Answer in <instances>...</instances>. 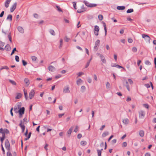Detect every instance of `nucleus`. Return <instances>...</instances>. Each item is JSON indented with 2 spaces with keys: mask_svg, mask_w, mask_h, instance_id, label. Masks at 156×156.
<instances>
[{
  "mask_svg": "<svg viewBox=\"0 0 156 156\" xmlns=\"http://www.w3.org/2000/svg\"><path fill=\"white\" fill-rule=\"evenodd\" d=\"M5 147L6 150L8 151H9L10 150V144L9 141L7 139H6L5 141Z\"/></svg>",
  "mask_w": 156,
  "mask_h": 156,
  "instance_id": "f257e3e1",
  "label": "nucleus"
},
{
  "mask_svg": "<svg viewBox=\"0 0 156 156\" xmlns=\"http://www.w3.org/2000/svg\"><path fill=\"white\" fill-rule=\"evenodd\" d=\"M99 30V27L97 25L95 26L94 29V32L96 36H98V32Z\"/></svg>",
  "mask_w": 156,
  "mask_h": 156,
  "instance_id": "f03ea898",
  "label": "nucleus"
},
{
  "mask_svg": "<svg viewBox=\"0 0 156 156\" xmlns=\"http://www.w3.org/2000/svg\"><path fill=\"white\" fill-rule=\"evenodd\" d=\"M35 94L34 90H32L29 93V97L30 99H32L34 97Z\"/></svg>",
  "mask_w": 156,
  "mask_h": 156,
  "instance_id": "7ed1b4c3",
  "label": "nucleus"
},
{
  "mask_svg": "<svg viewBox=\"0 0 156 156\" xmlns=\"http://www.w3.org/2000/svg\"><path fill=\"white\" fill-rule=\"evenodd\" d=\"M142 37L143 38H144V39L147 41H150L151 38L148 35L145 34H142Z\"/></svg>",
  "mask_w": 156,
  "mask_h": 156,
  "instance_id": "20e7f679",
  "label": "nucleus"
},
{
  "mask_svg": "<svg viewBox=\"0 0 156 156\" xmlns=\"http://www.w3.org/2000/svg\"><path fill=\"white\" fill-rule=\"evenodd\" d=\"M100 44V41L99 40H97L95 42V44L94 47V48L97 51L98 49V47L99 46Z\"/></svg>",
  "mask_w": 156,
  "mask_h": 156,
  "instance_id": "39448f33",
  "label": "nucleus"
},
{
  "mask_svg": "<svg viewBox=\"0 0 156 156\" xmlns=\"http://www.w3.org/2000/svg\"><path fill=\"white\" fill-rule=\"evenodd\" d=\"M139 117L141 119H144V117L145 113L142 110L140 111L139 112Z\"/></svg>",
  "mask_w": 156,
  "mask_h": 156,
  "instance_id": "423d86ee",
  "label": "nucleus"
},
{
  "mask_svg": "<svg viewBox=\"0 0 156 156\" xmlns=\"http://www.w3.org/2000/svg\"><path fill=\"white\" fill-rule=\"evenodd\" d=\"M20 122L19 125L22 129V133H23L25 130V127L24 125L22 124V120H20Z\"/></svg>",
  "mask_w": 156,
  "mask_h": 156,
  "instance_id": "0eeeda50",
  "label": "nucleus"
},
{
  "mask_svg": "<svg viewBox=\"0 0 156 156\" xmlns=\"http://www.w3.org/2000/svg\"><path fill=\"white\" fill-rule=\"evenodd\" d=\"M17 3L15 2L14 4L12 5L11 7L10 8V11L11 12H13L15 10L16 7Z\"/></svg>",
  "mask_w": 156,
  "mask_h": 156,
  "instance_id": "6e6552de",
  "label": "nucleus"
},
{
  "mask_svg": "<svg viewBox=\"0 0 156 156\" xmlns=\"http://www.w3.org/2000/svg\"><path fill=\"white\" fill-rule=\"evenodd\" d=\"M73 129V127H71L67 131L66 134L69 137L70 136V134Z\"/></svg>",
  "mask_w": 156,
  "mask_h": 156,
  "instance_id": "1a4fd4ad",
  "label": "nucleus"
},
{
  "mask_svg": "<svg viewBox=\"0 0 156 156\" xmlns=\"http://www.w3.org/2000/svg\"><path fill=\"white\" fill-rule=\"evenodd\" d=\"M19 109L18 111L19 113L24 114L25 112V108L23 107L22 108H19Z\"/></svg>",
  "mask_w": 156,
  "mask_h": 156,
  "instance_id": "9d476101",
  "label": "nucleus"
},
{
  "mask_svg": "<svg viewBox=\"0 0 156 156\" xmlns=\"http://www.w3.org/2000/svg\"><path fill=\"white\" fill-rule=\"evenodd\" d=\"M11 0H6L5 3V7L7 8L9 7V4H10Z\"/></svg>",
  "mask_w": 156,
  "mask_h": 156,
  "instance_id": "9b49d317",
  "label": "nucleus"
},
{
  "mask_svg": "<svg viewBox=\"0 0 156 156\" xmlns=\"http://www.w3.org/2000/svg\"><path fill=\"white\" fill-rule=\"evenodd\" d=\"M48 69L50 71L53 72L55 70V69L53 66L51 65L49 66L48 67Z\"/></svg>",
  "mask_w": 156,
  "mask_h": 156,
  "instance_id": "f8f14e48",
  "label": "nucleus"
},
{
  "mask_svg": "<svg viewBox=\"0 0 156 156\" xmlns=\"http://www.w3.org/2000/svg\"><path fill=\"white\" fill-rule=\"evenodd\" d=\"M18 31L21 33L23 34L24 33V30L21 27L19 26L17 28Z\"/></svg>",
  "mask_w": 156,
  "mask_h": 156,
  "instance_id": "ddd939ff",
  "label": "nucleus"
},
{
  "mask_svg": "<svg viewBox=\"0 0 156 156\" xmlns=\"http://www.w3.org/2000/svg\"><path fill=\"white\" fill-rule=\"evenodd\" d=\"M102 23L103 26L104 27V30L105 31V36H106L107 35V32L106 24L104 21H102Z\"/></svg>",
  "mask_w": 156,
  "mask_h": 156,
  "instance_id": "4468645a",
  "label": "nucleus"
},
{
  "mask_svg": "<svg viewBox=\"0 0 156 156\" xmlns=\"http://www.w3.org/2000/svg\"><path fill=\"white\" fill-rule=\"evenodd\" d=\"M102 23L103 26L104 27V30L105 31V36H106L107 35V32L106 24L104 21H102Z\"/></svg>",
  "mask_w": 156,
  "mask_h": 156,
  "instance_id": "2eb2a0df",
  "label": "nucleus"
},
{
  "mask_svg": "<svg viewBox=\"0 0 156 156\" xmlns=\"http://www.w3.org/2000/svg\"><path fill=\"white\" fill-rule=\"evenodd\" d=\"M63 92L65 93H69L70 90H69V87H65L63 90Z\"/></svg>",
  "mask_w": 156,
  "mask_h": 156,
  "instance_id": "dca6fc26",
  "label": "nucleus"
},
{
  "mask_svg": "<svg viewBox=\"0 0 156 156\" xmlns=\"http://www.w3.org/2000/svg\"><path fill=\"white\" fill-rule=\"evenodd\" d=\"M4 49L7 51H9L11 50V48L9 44H7L5 46Z\"/></svg>",
  "mask_w": 156,
  "mask_h": 156,
  "instance_id": "f3484780",
  "label": "nucleus"
},
{
  "mask_svg": "<svg viewBox=\"0 0 156 156\" xmlns=\"http://www.w3.org/2000/svg\"><path fill=\"white\" fill-rule=\"evenodd\" d=\"M125 82L126 83V87L127 89V90L129 91H130V90H129V85L128 84V82L126 80H124L123 81V83L124 82Z\"/></svg>",
  "mask_w": 156,
  "mask_h": 156,
  "instance_id": "a211bd4d",
  "label": "nucleus"
},
{
  "mask_svg": "<svg viewBox=\"0 0 156 156\" xmlns=\"http://www.w3.org/2000/svg\"><path fill=\"white\" fill-rule=\"evenodd\" d=\"M102 62L104 63H106V60L105 59L104 56L102 55H101V57H100Z\"/></svg>",
  "mask_w": 156,
  "mask_h": 156,
  "instance_id": "6ab92c4d",
  "label": "nucleus"
},
{
  "mask_svg": "<svg viewBox=\"0 0 156 156\" xmlns=\"http://www.w3.org/2000/svg\"><path fill=\"white\" fill-rule=\"evenodd\" d=\"M20 105H18V108L16 106H14V111L16 113H18V109L20 108Z\"/></svg>",
  "mask_w": 156,
  "mask_h": 156,
  "instance_id": "aec40b11",
  "label": "nucleus"
},
{
  "mask_svg": "<svg viewBox=\"0 0 156 156\" xmlns=\"http://www.w3.org/2000/svg\"><path fill=\"white\" fill-rule=\"evenodd\" d=\"M125 8V7L124 6H118L117 7V9L118 10H123Z\"/></svg>",
  "mask_w": 156,
  "mask_h": 156,
  "instance_id": "412c9836",
  "label": "nucleus"
},
{
  "mask_svg": "<svg viewBox=\"0 0 156 156\" xmlns=\"http://www.w3.org/2000/svg\"><path fill=\"white\" fill-rule=\"evenodd\" d=\"M0 133H2V135H5V128L3 129L2 128H1L0 129Z\"/></svg>",
  "mask_w": 156,
  "mask_h": 156,
  "instance_id": "4be33fe9",
  "label": "nucleus"
},
{
  "mask_svg": "<svg viewBox=\"0 0 156 156\" xmlns=\"http://www.w3.org/2000/svg\"><path fill=\"white\" fill-rule=\"evenodd\" d=\"M12 16L11 14H9L6 18V20H9L10 21H11L12 20Z\"/></svg>",
  "mask_w": 156,
  "mask_h": 156,
  "instance_id": "5701e85b",
  "label": "nucleus"
},
{
  "mask_svg": "<svg viewBox=\"0 0 156 156\" xmlns=\"http://www.w3.org/2000/svg\"><path fill=\"white\" fill-rule=\"evenodd\" d=\"M108 132L107 131H105L102 134V136L103 137H105L108 135Z\"/></svg>",
  "mask_w": 156,
  "mask_h": 156,
  "instance_id": "b1692460",
  "label": "nucleus"
},
{
  "mask_svg": "<svg viewBox=\"0 0 156 156\" xmlns=\"http://www.w3.org/2000/svg\"><path fill=\"white\" fill-rule=\"evenodd\" d=\"M139 135L141 137H143L144 136V131L143 130H142L140 131Z\"/></svg>",
  "mask_w": 156,
  "mask_h": 156,
  "instance_id": "393cba45",
  "label": "nucleus"
},
{
  "mask_svg": "<svg viewBox=\"0 0 156 156\" xmlns=\"http://www.w3.org/2000/svg\"><path fill=\"white\" fill-rule=\"evenodd\" d=\"M24 81L26 84L27 85V86H28L30 84V82H29V80L28 78H25Z\"/></svg>",
  "mask_w": 156,
  "mask_h": 156,
  "instance_id": "a878e982",
  "label": "nucleus"
},
{
  "mask_svg": "<svg viewBox=\"0 0 156 156\" xmlns=\"http://www.w3.org/2000/svg\"><path fill=\"white\" fill-rule=\"evenodd\" d=\"M83 82V81L81 79H79L76 81V83L78 85H79L80 83Z\"/></svg>",
  "mask_w": 156,
  "mask_h": 156,
  "instance_id": "bb28decb",
  "label": "nucleus"
},
{
  "mask_svg": "<svg viewBox=\"0 0 156 156\" xmlns=\"http://www.w3.org/2000/svg\"><path fill=\"white\" fill-rule=\"evenodd\" d=\"M122 122L125 124H128L129 123V119L127 118L124 119L123 120Z\"/></svg>",
  "mask_w": 156,
  "mask_h": 156,
  "instance_id": "cd10ccee",
  "label": "nucleus"
},
{
  "mask_svg": "<svg viewBox=\"0 0 156 156\" xmlns=\"http://www.w3.org/2000/svg\"><path fill=\"white\" fill-rule=\"evenodd\" d=\"M22 94L20 93H18L17 94V95L16 97V99H19L20 98L22 97Z\"/></svg>",
  "mask_w": 156,
  "mask_h": 156,
  "instance_id": "c85d7f7f",
  "label": "nucleus"
},
{
  "mask_svg": "<svg viewBox=\"0 0 156 156\" xmlns=\"http://www.w3.org/2000/svg\"><path fill=\"white\" fill-rule=\"evenodd\" d=\"M83 3L85 4L86 5L90 7V3L89 2H87L86 1L84 0L83 1Z\"/></svg>",
  "mask_w": 156,
  "mask_h": 156,
  "instance_id": "c756f323",
  "label": "nucleus"
},
{
  "mask_svg": "<svg viewBox=\"0 0 156 156\" xmlns=\"http://www.w3.org/2000/svg\"><path fill=\"white\" fill-rule=\"evenodd\" d=\"M49 32L52 35L54 36L55 35V33L53 30L50 29Z\"/></svg>",
  "mask_w": 156,
  "mask_h": 156,
  "instance_id": "7c9ffc66",
  "label": "nucleus"
},
{
  "mask_svg": "<svg viewBox=\"0 0 156 156\" xmlns=\"http://www.w3.org/2000/svg\"><path fill=\"white\" fill-rule=\"evenodd\" d=\"M87 144V142L86 141H82L80 142V144L82 146H85Z\"/></svg>",
  "mask_w": 156,
  "mask_h": 156,
  "instance_id": "2f4dec72",
  "label": "nucleus"
},
{
  "mask_svg": "<svg viewBox=\"0 0 156 156\" xmlns=\"http://www.w3.org/2000/svg\"><path fill=\"white\" fill-rule=\"evenodd\" d=\"M8 38L10 42L12 43V37H11V33H9V35L8 36Z\"/></svg>",
  "mask_w": 156,
  "mask_h": 156,
  "instance_id": "473e14b6",
  "label": "nucleus"
},
{
  "mask_svg": "<svg viewBox=\"0 0 156 156\" xmlns=\"http://www.w3.org/2000/svg\"><path fill=\"white\" fill-rule=\"evenodd\" d=\"M9 69V68L7 66H2L0 69V71H1V70L3 69Z\"/></svg>",
  "mask_w": 156,
  "mask_h": 156,
  "instance_id": "72a5a7b5",
  "label": "nucleus"
},
{
  "mask_svg": "<svg viewBox=\"0 0 156 156\" xmlns=\"http://www.w3.org/2000/svg\"><path fill=\"white\" fill-rule=\"evenodd\" d=\"M0 138L1 140H2L1 144H2L3 141L5 138V135H2V137Z\"/></svg>",
  "mask_w": 156,
  "mask_h": 156,
  "instance_id": "f704fd0d",
  "label": "nucleus"
},
{
  "mask_svg": "<svg viewBox=\"0 0 156 156\" xmlns=\"http://www.w3.org/2000/svg\"><path fill=\"white\" fill-rule=\"evenodd\" d=\"M103 16L101 14H99L98 16V18L99 20L100 21H101L103 19Z\"/></svg>",
  "mask_w": 156,
  "mask_h": 156,
  "instance_id": "c9c22d12",
  "label": "nucleus"
},
{
  "mask_svg": "<svg viewBox=\"0 0 156 156\" xmlns=\"http://www.w3.org/2000/svg\"><path fill=\"white\" fill-rule=\"evenodd\" d=\"M133 12V9H128L126 11V12L127 13H130Z\"/></svg>",
  "mask_w": 156,
  "mask_h": 156,
  "instance_id": "e433bc0d",
  "label": "nucleus"
},
{
  "mask_svg": "<svg viewBox=\"0 0 156 156\" xmlns=\"http://www.w3.org/2000/svg\"><path fill=\"white\" fill-rule=\"evenodd\" d=\"M31 58L33 61H35L37 59V58L34 56H31Z\"/></svg>",
  "mask_w": 156,
  "mask_h": 156,
  "instance_id": "4c0bfd02",
  "label": "nucleus"
},
{
  "mask_svg": "<svg viewBox=\"0 0 156 156\" xmlns=\"http://www.w3.org/2000/svg\"><path fill=\"white\" fill-rule=\"evenodd\" d=\"M22 62L23 66H25L27 64V62L24 60H22Z\"/></svg>",
  "mask_w": 156,
  "mask_h": 156,
  "instance_id": "58836bf2",
  "label": "nucleus"
},
{
  "mask_svg": "<svg viewBox=\"0 0 156 156\" xmlns=\"http://www.w3.org/2000/svg\"><path fill=\"white\" fill-rule=\"evenodd\" d=\"M15 51H17L16 50V48H15L13 49L12 50V52L11 54L10 55H12L13 54H14V52Z\"/></svg>",
  "mask_w": 156,
  "mask_h": 156,
  "instance_id": "ea45409f",
  "label": "nucleus"
},
{
  "mask_svg": "<svg viewBox=\"0 0 156 156\" xmlns=\"http://www.w3.org/2000/svg\"><path fill=\"white\" fill-rule=\"evenodd\" d=\"M97 6V4H90V7H96Z\"/></svg>",
  "mask_w": 156,
  "mask_h": 156,
  "instance_id": "a19ab883",
  "label": "nucleus"
},
{
  "mask_svg": "<svg viewBox=\"0 0 156 156\" xmlns=\"http://www.w3.org/2000/svg\"><path fill=\"white\" fill-rule=\"evenodd\" d=\"M9 81L10 82V83H11L13 85H15L16 84V83L13 80H9Z\"/></svg>",
  "mask_w": 156,
  "mask_h": 156,
  "instance_id": "79ce46f5",
  "label": "nucleus"
},
{
  "mask_svg": "<svg viewBox=\"0 0 156 156\" xmlns=\"http://www.w3.org/2000/svg\"><path fill=\"white\" fill-rule=\"evenodd\" d=\"M97 151L98 154V156H101V151H99V149H97Z\"/></svg>",
  "mask_w": 156,
  "mask_h": 156,
  "instance_id": "37998d69",
  "label": "nucleus"
},
{
  "mask_svg": "<svg viewBox=\"0 0 156 156\" xmlns=\"http://www.w3.org/2000/svg\"><path fill=\"white\" fill-rule=\"evenodd\" d=\"M145 63L147 65H151V62L148 60H146L145 62Z\"/></svg>",
  "mask_w": 156,
  "mask_h": 156,
  "instance_id": "c03bdc74",
  "label": "nucleus"
},
{
  "mask_svg": "<svg viewBox=\"0 0 156 156\" xmlns=\"http://www.w3.org/2000/svg\"><path fill=\"white\" fill-rule=\"evenodd\" d=\"M1 146L2 150V151L3 153L4 154H5V151L3 147L2 144H1Z\"/></svg>",
  "mask_w": 156,
  "mask_h": 156,
  "instance_id": "a18cd8bd",
  "label": "nucleus"
},
{
  "mask_svg": "<svg viewBox=\"0 0 156 156\" xmlns=\"http://www.w3.org/2000/svg\"><path fill=\"white\" fill-rule=\"evenodd\" d=\"M84 10H82L81 9H78L77 10V12L78 13H81L83 12H84Z\"/></svg>",
  "mask_w": 156,
  "mask_h": 156,
  "instance_id": "49530a36",
  "label": "nucleus"
},
{
  "mask_svg": "<svg viewBox=\"0 0 156 156\" xmlns=\"http://www.w3.org/2000/svg\"><path fill=\"white\" fill-rule=\"evenodd\" d=\"M73 6L74 7V9H76L77 8H76V2H73Z\"/></svg>",
  "mask_w": 156,
  "mask_h": 156,
  "instance_id": "de8ad7c7",
  "label": "nucleus"
},
{
  "mask_svg": "<svg viewBox=\"0 0 156 156\" xmlns=\"http://www.w3.org/2000/svg\"><path fill=\"white\" fill-rule=\"evenodd\" d=\"M56 7L58 9V10L59 12H62V9L60 8V7L56 5Z\"/></svg>",
  "mask_w": 156,
  "mask_h": 156,
  "instance_id": "09e8293b",
  "label": "nucleus"
},
{
  "mask_svg": "<svg viewBox=\"0 0 156 156\" xmlns=\"http://www.w3.org/2000/svg\"><path fill=\"white\" fill-rule=\"evenodd\" d=\"M15 60L17 62L19 61V57L18 55L15 56Z\"/></svg>",
  "mask_w": 156,
  "mask_h": 156,
  "instance_id": "8fccbe9b",
  "label": "nucleus"
},
{
  "mask_svg": "<svg viewBox=\"0 0 156 156\" xmlns=\"http://www.w3.org/2000/svg\"><path fill=\"white\" fill-rule=\"evenodd\" d=\"M143 106L145 108L147 109H148L149 108V105L148 104H144L143 105Z\"/></svg>",
  "mask_w": 156,
  "mask_h": 156,
  "instance_id": "3c124183",
  "label": "nucleus"
},
{
  "mask_svg": "<svg viewBox=\"0 0 156 156\" xmlns=\"http://www.w3.org/2000/svg\"><path fill=\"white\" fill-rule=\"evenodd\" d=\"M7 156H12V155L9 151H8L7 153Z\"/></svg>",
  "mask_w": 156,
  "mask_h": 156,
  "instance_id": "603ef678",
  "label": "nucleus"
},
{
  "mask_svg": "<svg viewBox=\"0 0 156 156\" xmlns=\"http://www.w3.org/2000/svg\"><path fill=\"white\" fill-rule=\"evenodd\" d=\"M127 143L126 142H124L122 144V147H125L127 146Z\"/></svg>",
  "mask_w": 156,
  "mask_h": 156,
  "instance_id": "864d4df0",
  "label": "nucleus"
},
{
  "mask_svg": "<svg viewBox=\"0 0 156 156\" xmlns=\"http://www.w3.org/2000/svg\"><path fill=\"white\" fill-rule=\"evenodd\" d=\"M5 44V43L0 41V46L1 47L3 46Z\"/></svg>",
  "mask_w": 156,
  "mask_h": 156,
  "instance_id": "5fc2aeb1",
  "label": "nucleus"
},
{
  "mask_svg": "<svg viewBox=\"0 0 156 156\" xmlns=\"http://www.w3.org/2000/svg\"><path fill=\"white\" fill-rule=\"evenodd\" d=\"M5 133L6 134H9V130L6 128H5Z\"/></svg>",
  "mask_w": 156,
  "mask_h": 156,
  "instance_id": "6e6d98bb",
  "label": "nucleus"
},
{
  "mask_svg": "<svg viewBox=\"0 0 156 156\" xmlns=\"http://www.w3.org/2000/svg\"><path fill=\"white\" fill-rule=\"evenodd\" d=\"M132 51L134 52H136L137 51V48L136 47H134L132 48Z\"/></svg>",
  "mask_w": 156,
  "mask_h": 156,
  "instance_id": "4d7b16f0",
  "label": "nucleus"
},
{
  "mask_svg": "<svg viewBox=\"0 0 156 156\" xmlns=\"http://www.w3.org/2000/svg\"><path fill=\"white\" fill-rule=\"evenodd\" d=\"M13 109V108L12 107L10 110V113L11 115L12 116H13V114L12 112Z\"/></svg>",
  "mask_w": 156,
  "mask_h": 156,
  "instance_id": "13d9d810",
  "label": "nucleus"
},
{
  "mask_svg": "<svg viewBox=\"0 0 156 156\" xmlns=\"http://www.w3.org/2000/svg\"><path fill=\"white\" fill-rule=\"evenodd\" d=\"M34 16L36 18H37L38 17V15L37 13H34Z\"/></svg>",
  "mask_w": 156,
  "mask_h": 156,
  "instance_id": "bf43d9fd",
  "label": "nucleus"
},
{
  "mask_svg": "<svg viewBox=\"0 0 156 156\" xmlns=\"http://www.w3.org/2000/svg\"><path fill=\"white\" fill-rule=\"evenodd\" d=\"M26 122L27 123V118L26 117H25L23 119V121H22V123L24 122Z\"/></svg>",
  "mask_w": 156,
  "mask_h": 156,
  "instance_id": "052dcab7",
  "label": "nucleus"
},
{
  "mask_svg": "<svg viewBox=\"0 0 156 156\" xmlns=\"http://www.w3.org/2000/svg\"><path fill=\"white\" fill-rule=\"evenodd\" d=\"M4 11H2V12L0 14V17L1 18L3 16V15L4 14Z\"/></svg>",
  "mask_w": 156,
  "mask_h": 156,
  "instance_id": "680f3d73",
  "label": "nucleus"
},
{
  "mask_svg": "<svg viewBox=\"0 0 156 156\" xmlns=\"http://www.w3.org/2000/svg\"><path fill=\"white\" fill-rule=\"evenodd\" d=\"M82 137V135L81 133H79L77 135V138L80 139Z\"/></svg>",
  "mask_w": 156,
  "mask_h": 156,
  "instance_id": "e2e57ef3",
  "label": "nucleus"
},
{
  "mask_svg": "<svg viewBox=\"0 0 156 156\" xmlns=\"http://www.w3.org/2000/svg\"><path fill=\"white\" fill-rule=\"evenodd\" d=\"M128 81L129 82V83L130 84H132L133 83V81H132V80L131 79H128Z\"/></svg>",
  "mask_w": 156,
  "mask_h": 156,
  "instance_id": "0e129e2a",
  "label": "nucleus"
},
{
  "mask_svg": "<svg viewBox=\"0 0 156 156\" xmlns=\"http://www.w3.org/2000/svg\"><path fill=\"white\" fill-rule=\"evenodd\" d=\"M84 74V73H83V72H79L78 74H77V75L78 76H80L82 75H83Z\"/></svg>",
  "mask_w": 156,
  "mask_h": 156,
  "instance_id": "69168bd1",
  "label": "nucleus"
},
{
  "mask_svg": "<svg viewBox=\"0 0 156 156\" xmlns=\"http://www.w3.org/2000/svg\"><path fill=\"white\" fill-rule=\"evenodd\" d=\"M64 115V113H62V114H59L58 115V116L59 118H61Z\"/></svg>",
  "mask_w": 156,
  "mask_h": 156,
  "instance_id": "338daca9",
  "label": "nucleus"
},
{
  "mask_svg": "<svg viewBox=\"0 0 156 156\" xmlns=\"http://www.w3.org/2000/svg\"><path fill=\"white\" fill-rule=\"evenodd\" d=\"M133 40L131 38H129L128 39V41L129 43H132L133 42Z\"/></svg>",
  "mask_w": 156,
  "mask_h": 156,
  "instance_id": "774afa93",
  "label": "nucleus"
}]
</instances>
